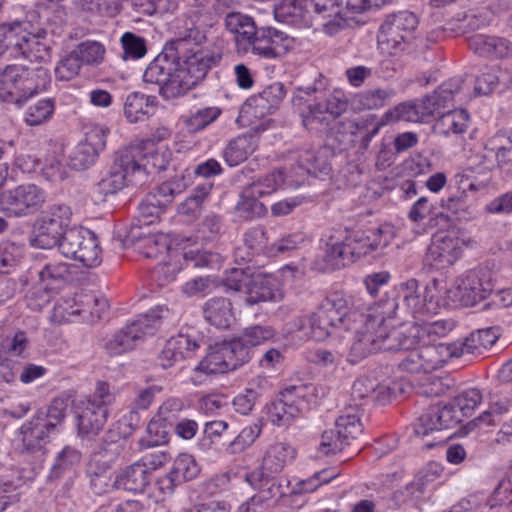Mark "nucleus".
<instances>
[{
    "label": "nucleus",
    "mask_w": 512,
    "mask_h": 512,
    "mask_svg": "<svg viewBox=\"0 0 512 512\" xmlns=\"http://www.w3.org/2000/svg\"><path fill=\"white\" fill-rule=\"evenodd\" d=\"M468 47L482 57L504 58L510 53V41L496 36L476 34L468 39Z\"/></svg>",
    "instance_id": "32"
},
{
    "label": "nucleus",
    "mask_w": 512,
    "mask_h": 512,
    "mask_svg": "<svg viewBox=\"0 0 512 512\" xmlns=\"http://www.w3.org/2000/svg\"><path fill=\"white\" fill-rule=\"evenodd\" d=\"M199 347L196 340L188 335L180 334L167 341L165 347L158 356V364L164 368H170L175 363L190 357L191 353Z\"/></svg>",
    "instance_id": "30"
},
{
    "label": "nucleus",
    "mask_w": 512,
    "mask_h": 512,
    "mask_svg": "<svg viewBox=\"0 0 512 512\" xmlns=\"http://www.w3.org/2000/svg\"><path fill=\"white\" fill-rule=\"evenodd\" d=\"M59 251L66 258L78 261L85 267H95L101 263V249L97 236L87 228L68 229L61 238Z\"/></svg>",
    "instance_id": "10"
},
{
    "label": "nucleus",
    "mask_w": 512,
    "mask_h": 512,
    "mask_svg": "<svg viewBox=\"0 0 512 512\" xmlns=\"http://www.w3.org/2000/svg\"><path fill=\"white\" fill-rule=\"evenodd\" d=\"M74 51L82 65L97 66L104 60L106 49L100 42L84 41L78 44Z\"/></svg>",
    "instance_id": "55"
},
{
    "label": "nucleus",
    "mask_w": 512,
    "mask_h": 512,
    "mask_svg": "<svg viewBox=\"0 0 512 512\" xmlns=\"http://www.w3.org/2000/svg\"><path fill=\"white\" fill-rule=\"evenodd\" d=\"M258 146L255 135L244 134L231 140L223 151V157L229 166H237L244 162Z\"/></svg>",
    "instance_id": "37"
},
{
    "label": "nucleus",
    "mask_w": 512,
    "mask_h": 512,
    "mask_svg": "<svg viewBox=\"0 0 512 512\" xmlns=\"http://www.w3.org/2000/svg\"><path fill=\"white\" fill-rule=\"evenodd\" d=\"M99 154L92 147L80 142L69 154V166L74 170H84L91 166Z\"/></svg>",
    "instance_id": "61"
},
{
    "label": "nucleus",
    "mask_w": 512,
    "mask_h": 512,
    "mask_svg": "<svg viewBox=\"0 0 512 512\" xmlns=\"http://www.w3.org/2000/svg\"><path fill=\"white\" fill-rule=\"evenodd\" d=\"M115 401V395L107 382H98L95 392L78 405V430L82 435L97 434L105 425L108 407Z\"/></svg>",
    "instance_id": "9"
},
{
    "label": "nucleus",
    "mask_w": 512,
    "mask_h": 512,
    "mask_svg": "<svg viewBox=\"0 0 512 512\" xmlns=\"http://www.w3.org/2000/svg\"><path fill=\"white\" fill-rule=\"evenodd\" d=\"M150 481V474L137 461L125 468L114 479L117 489L143 492Z\"/></svg>",
    "instance_id": "39"
},
{
    "label": "nucleus",
    "mask_w": 512,
    "mask_h": 512,
    "mask_svg": "<svg viewBox=\"0 0 512 512\" xmlns=\"http://www.w3.org/2000/svg\"><path fill=\"white\" fill-rule=\"evenodd\" d=\"M294 325L303 336L316 341H323L343 328L321 307L309 316L296 319Z\"/></svg>",
    "instance_id": "26"
},
{
    "label": "nucleus",
    "mask_w": 512,
    "mask_h": 512,
    "mask_svg": "<svg viewBox=\"0 0 512 512\" xmlns=\"http://www.w3.org/2000/svg\"><path fill=\"white\" fill-rule=\"evenodd\" d=\"M470 116L464 109L450 110L443 113L435 122L436 133L444 136L462 134L469 125Z\"/></svg>",
    "instance_id": "41"
},
{
    "label": "nucleus",
    "mask_w": 512,
    "mask_h": 512,
    "mask_svg": "<svg viewBox=\"0 0 512 512\" xmlns=\"http://www.w3.org/2000/svg\"><path fill=\"white\" fill-rule=\"evenodd\" d=\"M205 320L219 329H227L234 322L232 303L224 297L212 298L203 306Z\"/></svg>",
    "instance_id": "33"
},
{
    "label": "nucleus",
    "mask_w": 512,
    "mask_h": 512,
    "mask_svg": "<svg viewBox=\"0 0 512 512\" xmlns=\"http://www.w3.org/2000/svg\"><path fill=\"white\" fill-rule=\"evenodd\" d=\"M276 335L271 326L252 325L245 328L241 336L232 339L233 342L240 344L241 349L247 354V361L250 359V347L261 345L272 340Z\"/></svg>",
    "instance_id": "44"
},
{
    "label": "nucleus",
    "mask_w": 512,
    "mask_h": 512,
    "mask_svg": "<svg viewBox=\"0 0 512 512\" xmlns=\"http://www.w3.org/2000/svg\"><path fill=\"white\" fill-rule=\"evenodd\" d=\"M392 238L393 232L388 225L353 231L344 240L328 245L325 260L331 268L339 269L362 256L385 248Z\"/></svg>",
    "instance_id": "3"
},
{
    "label": "nucleus",
    "mask_w": 512,
    "mask_h": 512,
    "mask_svg": "<svg viewBox=\"0 0 512 512\" xmlns=\"http://www.w3.org/2000/svg\"><path fill=\"white\" fill-rule=\"evenodd\" d=\"M464 80L461 77L449 79L432 94L420 101L403 102L388 110L384 118L386 122L405 121L411 123L427 122L441 108H445L462 90Z\"/></svg>",
    "instance_id": "5"
},
{
    "label": "nucleus",
    "mask_w": 512,
    "mask_h": 512,
    "mask_svg": "<svg viewBox=\"0 0 512 512\" xmlns=\"http://www.w3.org/2000/svg\"><path fill=\"white\" fill-rule=\"evenodd\" d=\"M296 456V450L288 443H275L266 451L262 460V471L266 476L280 473Z\"/></svg>",
    "instance_id": "34"
},
{
    "label": "nucleus",
    "mask_w": 512,
    "mask_h": 512,
    "mask_svg": "<svg viewBox=\"0 0 512 512\" xmlns=\"http://www.w3.org/2000/svg\"><path fill=\"white\" fill-rule=\"evenodd\" d=\"M220 114L218 107H204L192 113L185 120V125L190 132H197L214 122Z\"/></svg>",
    "instance_id": "60"
},
{
    "label": "nucleus",
    "mask_w": 512,
    "mask_h": 512,
    "mask_svg": "<svg viewBox=\"0 0 512 512\" xmlns=\"http://www.w3.org/2000/svg\"><path fill=\"white\" fill-rule=\"evenodd\" d=\"M176 405L177 402L173 400L167 401L160 407L158 414L147 425V436L139 442L142 448L160 446L169 441L168 416L166 414Z\"/></svg>",
    "instance_id": "29"
},
{
    "label": "nucleus",
    "mask_w": 512,
    "mask_h": 512,
    "mask_svg": "<svg viewBox=\"0 0 512 512\" xmlns=\"http://www.w3.org/2000/svg\"><path fill=\"white\" fill-rule=\"evenodd\" d=\"M378 313L361 312L352 315L353 324L347 325V330L354 332L350 347L349 361L357 363L370 354L378 351H400L404 348V323L390 328L387 319L397 315L399 304L397 299H387Z\"/></svg>",
    "instance_id": "2"
},
{
    "label": "nucleus",
    "mask_w": 512,
    "mask_h": 512,
    "mask_svg": "<svg viewBox=\"0 0 512 512\" xmlns=\"http://www.w3.org/2000/svg\"><path fill=\"white\" fill-rule=\"evenodd\" d=\"M325 148L303 147L292 151L288 155L290 170L297 176L328 175L330 165L327 160Z\"/></svg>",
    "instance_id": "23"
},
{
    "label": "nucleus",
    "mask_w": 512,
    "mask_h": 512,
    "mask_svg": "<svg viewBox=\"0 0 512 512\" xmlns=\"http://www.w3.org/2000/svg\"><path fill=\"white\" fill-rule=\"evenodd\" d=\"M81 461V453L72 446H65L57 453L50 471L51 479H58L67 472L72 471Z\"/></svg>",
    "instance_id": "52"
},
{
    "label": "nucleus",
    "mask_w": 512,
    "mask_h": 512,
    "mask_svg": "<svg viewBox=\"0 0 512 512\" xmlns=\"http://www.w3.org/2000/svg\"><path fill=\"white\" fill-rule=\"evenodd\" d=\"M247 362V354L237 342L216 343L203 360L196 366L195 372L206 375L221 374L237 369Z\"/></svg>",
    "instance_id": "16"
},
{
    "label": "nucleus",
    "mask_w": 512,
    "mask_h": 512,
    "mask_svg": "<svg viewBox=\"0 0 512 512\" xmlns=\"http://www.w3.org/2000/svg\"><path fill=\"white\" fill-rule=\"evenodd\" d=\"M300 115L304 127L311 132L325 130L331 121V118L323 111L322 106L318 102L309 104Z\"/></svg>",
    "instance_id": "54"
},
{
    "label": "nucleus",
    "mask_w": 512,
    "mask_h": 512,
    "mask_svg": "<svg viewBox=\"0 0 512 512\" xmlns=\"http://www.w3.org/2000/svg\"><path fill=\"white\" fill-rule=\"evenodd\" d=\"M212 185L209 183L197 185L192 194L178 206V213L196 217L201 210L205 198L210 194Z\"/></svg>",
    "instance_id": "56"
},
{
    "label": "nucleus",
    "mask_w": 512,
    "mask_h": 512,
    "mask_svg": "<svg viewBox=\"0 0 512 512\" xmlns=\"http://www.w3.org/2000/svg\"><path fill=\"white\" fill-rule=\"evenodd\" d=\"M123 48V59H139L147 53L146 41L144 38L132 33L126 32L121 37Z\"/></svg>",
    "instance_id": "62"
},
{
    "label": "nucleus",
    "mask_w": 512,
    "mask_h": 512,
    "mask_svg": "<svg viewBox=\"0 0 512 512\" xmlns=\"http://www.w3.org/2000/svg\"><path fill=\"white\" fill-rule=\"evenodd\" d=\"M489 152L494 154L499 168L510 170L512 159V139L505 133L499 132L489 141Z\"/></svg>",
    "instance_id": "53"
},
{
    "label": "nucleus",
    "mask_w": 512,
    "mask_h": 512,
    "mask_svg": "<svg viewBox=\"0 0 512 512\" xmlns=\"http://www.w3.org/2000/svg\"><path fill=\"white\" fill-rule=\"evenodd\" d=\"M29 23L15 21L1 27L2 39H0V48H5L10 56H19L20 52L29 37Z\"/></svg>",
    "instance_id": "36"
},
{
    "label": "nucleus",
    "mask_w": 512,
    "mask_h": 512,
    "mask_svg": "<svg viewBox=\"0 0 512 512\" xmlns=\"http://www.w3.org/2000/svg\"><path fill=\"white\" fill-rule=\"evenodd\" d=\"M459 238L448 234H437L427 248L426 261L437 269L452 265L461 255Z\"/></svg>",
    "instance_id": "25"
},
{
    "label": "nucleus",
    "mask_w": 512,
    "mask_h": 512,
    "mask_svg": "<svg viewBox=\"0 0 512 512\" xmlns=\"http://www.w3.org/2000/svg\"><path fill=\"white\" fill-rule=\"evenodd\" d=\"M66 410V401L55 398L45 411H37L18 429V450L21 453H35L44 448L50 441L51 435L64 421Z\"/></svg>",
    "instance_id": "4"
},
{
    "label": "nucleus",
    "mask_w": 512,
    "mask_h": 512,
    "mask_svg": "<svg viewBox=\"0 0 512 512\" xmlns=\"http://www.w3.org/2000/svg\"><path fill=\"white\" fill-rule=\"evenodd\" d=\"M417 26L418 19L410 11H398L388 15L381 24L377 35L381 53L399 56L409 52L413 46Z\"/></svg>",
    "instance_id": "8"
},
{
    "label": "nucleus",
    "mask_w": 512,
    "mask_h": 512,
    "mask_svg": "<svg viewBox=\"0 0 512 512\" xmlns=\"http://www.w3.org/2000/svg\"><path fill=\"white\" fill-rule=\"evenodd\" d=\"M482 400L478 389H468L456 396L452 402L454 407L462 414V418L470 417Z\"/></svg>",
    "instance_id": "64"
},
{
    "label": "nucleus",
    "mask_w": 512,
    "mask_h": 512,
    "mask_svg": "<svg viewBox=\"0 0 512 512\" xmlns=\"http://www.w3.org/2000/svg\"><path fill=\"white\" fill-rule=\"evenodd\" d=\"M54 111L55 100L53 98L40 99L27 108L24 122L32 127L42 125L50 121Z\"/></svg>",
    "instance_id": "51"
},
{
    "label": "nucleus",
    "mask_w": 512,
    "mask_h": 512,
    "mask_svg": "<svg viewBox=\"0 0 512 512\" xmlns=\"http://www.w3.org/2000/svg\"><path fill=\"white\" fill-rule=\"evenodd\" d=\"M24 74L26 102L37 94L46 91L51 83V76L46 68L25 66Z\"/></svg>",
    "instance_id": "48"
},
{
    "label": "nucleus",
    "mask_w": 512,
    "mask_h": 512,
    "mask_svg": "<svg viewBox=\"0 0 512 512\" xmlns=\"http://www.w3.org/2000/svg\"><path fill=\"white\" fill-rule=\"evenodd\" d=\"M171 472L181 483L183 481H189L196 478L200 472V467L193 456L189 454H180L174 460Z\"/></svg>",
    "instance_id": "59"
},
{
    "label": "nucleus",
    "mask_w": 512,
    "mask_h": 512,
    "mask_svg": "<svg viewBox=\"0 0 512 512\" xmlns=\"http://www.w3.org/2000/svg\"><path fill=\"white\" fill-rule=\"evenodd\" d=\"M385 391L389 392L390 388L385 385H379L374 379L361 376L353 383L351 394L354 399H364L368 397L375 399Z\"/></svg>",
    "instance_id": "57"
},
{
    "label": "nucleus",
    "mask_w": 512,
    "mask_h": 512,
    "mask_svg": "<svg viewBox=\"0 0 512 512\" xmlns=\"http://www.w3.org/2000/svg\"><path fill=\"white\" fill-rule=\"evenodd\" d=\"M226 28L236 36L239 47L247 50L246 44L256 35L258 29L250 16L229 11L225 17Z\"/></svg>",
    "instance_id": "38"
},
{
    "label": "nucleus",
    "mask_w": 512,
    "mask_h": 512,
    "mask_svg": "<svg viewBox=\"0 0 512 512\" xmlns=\"http://www.w3.org/2000/svg\"><path fill=\"white\" fill-rule=\"evenodd\" d=\"M308 0H285L276 10V16L298 28L314 26Z\"/></svg>",
    "instance_id": "31"
},
{
    "label": "nucleus",
    "mask_w": 512,
    "mask_h": 512,
    "mask_svg": "<svg viewBox=\"0 0 512 512\" xmlns=\"http://www.w3.org/2000/svg\"><path fill=\"white\" fill-rule=\"evenodd\" d=\"M46 31L39 29L36 33H30L20 55L31 62H45L50 58L51 48L44 41Z\"/></svg>",
    "instance_id": "46"
},
{
    "label": "nucleus",
    "mask_w": 512,
    "mask_h": 512,
    "mask_svg": "<svg viewBox=\"0 0 512 512\" xmlns=\"http://www.w3.org/2000/svg\"><path fill=\"white\" fill-rule=\"evenodd\" d=\"M398 297L402 300L397 309L395 318L411 315L415 321L421 322L427 317H433L438 309V303L434 300L432 290L425 287L418 289V281L409 279L398 286Z\"/></svg>",
    "instance_id": "12"
},
{
    "label": "nucleus",
    "mask_w": 512,
    "mask_h": 512,
    "mask_svg": "<svg viewBox=\"0 0 512 512\" xmlns=\"http://www.w3.org/2000/svg\"><path fill=\"white\" fill-rule=\"evenodd\" d=\"M395 95L393 88L367 89L355 95L353 105L359 110L380 109L389 104Z\"/></svg>",
    "instance_id": "42"
},
{
    "label": "nucleus",
    "mask_w": 512,
    "mask_h": 512,
    "mask_svg": "<svg viewBox=\"0 0 512 512\" xmlns=\"http://www.w3.org/2000/svg\"><path fill=\"white\" fill-rule=\"evenodd\" d=\"M456 326L452 319H438L427 317L421 322L404 323V348L412 349L417 343L438 345L439 339L447 336Z\"/></svg>",
    "instance_id": "18"
},
{
    "label": "nucleus",
    "mask_w": 512,
    "mask_h": 512,
    "mask_svg": "<svg viewBox=\"0 0 512 512\" xmlns=\"http://www.w3.org/2000/svg\"><path fill=\"white\" fill-rule=\"evenodd\" d=\"M246 294V302L249 305L266 301L277 302L283 298L276 277L263 274L251 276Z\"/></svg>",
    "instance_id": "28"
},
{
    "label": "nucleus",
    "mask_w": 512,
    "mask_h": 512,
    "mask_svg": "<svg viewBox=\"0 0 512 512\" xmlns=\"http://www.w3.org/2000/svg\"><path fill=\"white\" fill-rule=\"evenodd\" d=\"M163 312L164 307L157 306L139 315L137 319L105 338L102 348L109 356H119L133 350L146 336H151L157 331Z\"/></svg>",
    "instance_id": "7"
},
{
    "label": "nucleus",
    "mask_w": 512,
    "mask_h": 512,
    "mask_svg": "<svg viewBox=\"0 0 512 512\" xmlns=\"http://www.w3.org/2000/svg\"><path fill=\"white\" fill-rule=\"evenodd\" d=\"M153 101L150 97L138 92L127 95L124 102V115L131 123L142 120L149 114Z\"/></svg>",
    "instance_id": "49"
},
{
    "label": "nucleus",
    "mask_w": 512,
    "mask_h": 512,
    "mask_svg": "<svg viewBox=\"0 0 512 512\" xmlns=\"http://www.w3.org/2000/svg\"><path fill=\"white\" fill-rule=\"evenodd\" d=\"M82 62L79 60L74 49L63 57L55 67L57 80L69 81L74 79L80 72Z\"/></svg>",
    "instance_id": "63"
},
{
    "label": "nucleus",
    "mask_w": 512,
    "mask_h": 512,
    "mask_svg": "<svg viewBox=\"0 0 512 512\" xmlns=\"http://www.w3.org/2000/svg\"><path fill=\"white\" fill-rule=\"evenodd\" d=\"M362 432L359 415L354 413L352 408L347 409L336 420V430L322 433L318 452L325 456L342 452L346 447L351 446Z\"/></svg>",
    "instance_id": "13"
},
{
    "label": "nucleus",
    "mask_w": 512,
    "mask_h": 512,
    "mask_svg": "<svg viewBox=\"0 0 512 512\" xmlns=\"http://www.w3.org/2000/svg\"><path fill=\"white\" fill-rule=\"evenodd\" d=\"M137 149H120L115 155L109 169L94 186L98 201H104L128 185L143 186L147 183L145 166L138 164Z\"/></svg>",
    "instance_id": "6"
},
{
    "label": "nucleus",
    "mask_w": 512,
    "mask_h": 512,
    "mask_svg": "<svg viewBox=\"0 0 512 512\" xmlns=\"http://www.w3.org/2000/svg\"><path fill=\"white\" fill-rule=\"evenodd\" d=\"M499 82L510 84L512 82V76L508 72L499 75L492 70L482 73V75L475 80L474 95H488Z\"/></svg>",
    "instance_id": "58"
},
{
    "label": "nucleus",
    "mask_w": 512,
    "mask_h": 512,
    "mask_svg": "<svg viewBox=\"0 0 512 512\" xmlns=\"http://www.w3.org/2000/svg\"><path fill=\"white\" fill-rule=\"evenodd\" d=\"M186 188L183 177H175L158 186L156 193L150 194L139 205V215L143 224H150L158 218L162 210L174 200L175 196Z\"/></svg>",
    "instance_id": "21"
},
{
    "label": "nucleus",
    "mask_w": 512,
    "mask_h": 512,
    "mask_svg": "<svg viewBox=\"0 0 512 512\" xmlns=\"http://www.w3.org/2000/svg\"><path fill=\"white\" fill-rule=\"evenodd\" d=\"M293 46V39L275 28H260L250 39L246 47H251L254 54L266 59L285 55Z\"/></svg>",
    "instance_id": "22"
},
{
    "label": "nucleus",
    "mask_w": 512,
    "mask_h": 512,
    "mask_svg": "<svg viewBox=\"0 0 512 512\" xmlns=\"http://www.w3.org/2000/svg\"><path fill=\"white\" fill-rule=\"evenodd\" d=\"M284 182V173L282 170H274L271 173L259 178L256 181L248 184L244 188L245 197L259 196L263 197L269 195L277 190V188Z\"/></svg>",
    "instance_id": "47"
},
{
    "label": "nucleus",
    "mask_w": 512,
    "mask_h": 512,
    "mask_svg": "<svg viewBox=\"0 0 512 512\" xmlns=\"http://www.w3.org/2000/svg\"><path fill=\"white\" fill-rule=\"evenodd\" d=\"M498 339L492 328L479 329L470 333L464 340L449 343L453 357L459 358L465 354L479 356L491 348Z\"/></svg>",
    "instance_id": "27"
},
{
    "label": "nucleus",
    "mask_w": 512,
    "mask_h": 512,
    "mask_svg": "<svg viewBox=\"0 0 512 512\" xmlns=\"http://www.w3.org/2000/svg\"><path fill=\"white\" fill-rule=\"evenodd\" d=\"M206 40V30L193 21L186 23L179 37L147 66L143 80L156 84L160 95L166 99L184 95L201 82L208 70L221 59L219 50L198 49L190 54L183 53L187 43L199 46Z\"/></svg>",
    "instance_id": "1"
},
{
    "label": "nucleus",
    "mask_w": 512,
    "mask_h": 512,
    "mask_svg": "<svg viewBox=\"0 0 512 512\" xmlns=\"http://www.w3.org/2000/svg\"><path fill=\"white\" fill-rule=\"evenodd\" d=\"M45 191L35 184H22L0 194V207L10 215L23 217L37 212L46 201Z\"/></svg>",
    "instance_id": "15"
},
{
    "label": "nucleus",
    "mask_w": 512,
    "mask_h": 512,
    "mask_svg": "<svg viewBox=\"0 0 512 512\" xmlns=\"http://www.w3.org/2000/svg\"><path fill=\"white\" fill-rule=\"evenodd\" d=\"M491 289L489 272L483 268H475L457 278L447 293L452 302L473 306L485 299Z\"/></svg>",
    "instance_id": "14"
},
{
    "label": "nucleus",
    "mask_w": 512,
    "mask_h": 512,
    "mask_svg": "<svg viewBox=\"0 0 512 512\" xmlns=\"http://www.w3.org/2000/svg\"><path fill=\"white\" fill-rule=\"evenodd\" d=\"M25 66L0 65V100L6 104H12L22 108L26 104L25 94Z\"/></svg>",
    "instance_id": "24"
},
{
    "label": "nucleus",
    "mask_w": 512,
    "mask_h": 512,
    "mask_svg": "<svg viewBox=\"0 0 512 512\" xmlns=\"http://www.w3.org/2000/svg\"><path fill=\"white\" fill-rule=\"evenodd\" d=\"M267 385L266 377L257 376L253 378L243 393L238 394L233 400V406L236 412L247 415L249 414L259 397L264 392Z\"/></svg>",
    "instance_id": "43"
},
{
    "label": "nucleus",
    "mask_w": 512,
    "mask_h": 512,
    "mask_svg": "<svg viewBox=\"0 0 512 512\" xmlns=\"http://www.w3.org/2000/svg\"><path fill=\"white\" fill-rule=\"evenodd\" d=\"M37 274L39 289L49 293L59 289L69 280L70 269L66 263H49Z\"/></svg>",
    "instance_id": "40"
},
{
    "label": "nucleus",
    "mask_w": 512,
    "mask_h": 512,
    "mask_svg": "<svg viewBox=\"0 0 512 512\" xmlns=\"http://www.w3.org/2000/svg\"><path fill=\"white\" fill-rule=\"evenodd\" d=\"M126 149L139 150L140 153L137 157V162L138 164L145 166L147 181L149 180V174L152 169L162 171L168 166L169 160L166 153L156 150L150 140L145 143L144 147L130 146L126 147Z\"/></svg>",
    "instance_id": "45"
},
{
    "label": "nucleus",
    "mask_w": 512,
    "mask_h": 512,
    "mask_svg": "<svg viewBox=\"0 0 512 512\" xmlns=\"http://www.w3.org/2000/svg\"><path fill=\"white\" fill-rule=\"evenodd\" d=\"M71 209L65 204H56L48 210L34 224V238L31 240L33 246L42 249L59 247L61 238L64 236L71 219Z\"/></svg>",
    "instance_id": "11"
},
{
    "label": "nucleus",
    "mask_w": 512,
    "mask_h": 512,
    "mask_svg": "<svg viewBox=\"0 0 512 512\" xmlns=\"http://www.w3.org/2000/svg\"><path fill=\"white\" fill-rule=\"evenodd\" d=\"M319 307L346 330L347 325L353 324L352 315L361 314V312L356 310H350V299L340 292H335L327 296Z\"/></svg>",
    "instance_id": "35"
},
{
    "label": "nucleus",
    "mask_w": 512,
    "mask_h": 512,
    "mask_svg": "<svg viewBox=\"0 0 512 512\" xmlns=\"http://www.w3.org/2000/svg\"><path fill=\"white\" fill-rule=\"evenodd\" d=\"M304 387L289 386L268 406V418L273 425L287 427L303 411L307 405L301 400Z\"/></svg>",
    "instance_id": "19"
},
{
    "label": "nucleus",
    "mask_w": 512,
    "mask_h": 512,
    "mask_svg": "<svg viewBox=\"0 0 512 512\" xmlns=\"http://www.w3.org/2000/svg\"><path fill=\"white\" fill-rule=\"evenodd\" d=\"M463 420L462 414L454 407L452 401L443 406L433 405L421 414L414 432L424 437L433 432L454 428Z\"/></svg>",
    "instance_id": "20"
},
{
    "label": "nucleus",
    "mask_w": 512,
    "mask_h": 512,
    "mask_svg": "<svg viewBox=\"0 0 512 512\" xmlns=\"http://www.w3.org/2000/svg\"><path fill=\"white\" fill-rule=\"evenodd\" d=\"M401 361L400 367L409 373H431L441 367L453 357L449 344L438 343L430 345L418 343Z\"/></svg>",
    "instance_id": "17"
},
{
    "label": "nucleus",
    "mask_w": 512,
    "mask_h": 512,
    "mask_svg": "<svg viewBox=\"0 0 512 512\" xmlns=\"http://www.w3.org/2000/svg\"><path fill=\"white\" fill-rule=\"evenodd\" d=\"M24 254V245L6 241L0 245V273H15Z\"/></svg>",
    "instance_id": "50"
}]
</instances>
